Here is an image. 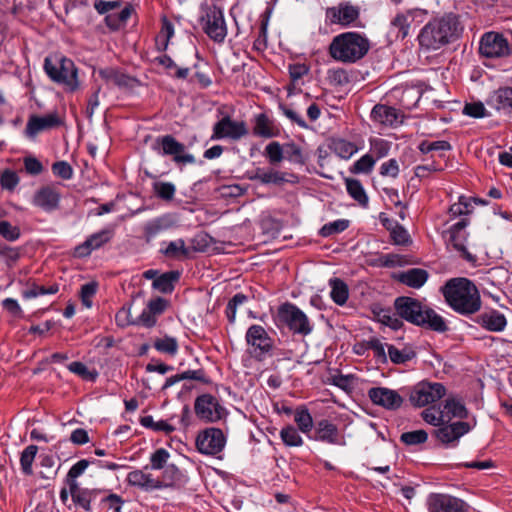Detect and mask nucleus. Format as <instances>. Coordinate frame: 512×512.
<instances>
[{
	"label": "nucleus",
	"mask_w": 512,
	"mask_h": 512,
	"mask_svg": "<svg viewBox=\"0 0 512 512\" xmlns=\"http://www.w3.org/2000/svg\"><path fill=\"white\" fill-rule=\"evenodd\" d=\"M344 182L349 196L358 202L359 205L366 207L368 205L369 198L360 180L345 177Z\"/></svg>",
	"instance_id": "obj_36"
},
{
	"label": "nucleus",
	"mask_w": 512,
	"mask_h": 512,
	"mask_svg": "<svg viewBox=\"0 0 512 512\" xmlns=\"http://www.w3.org/2000/svg\"><path fill=\"white\" fill-rule=\"evenodd\" d=\"M421 417L426 423L438 428L446 420L443 411L436 410L434 407L426 408L425 410H423L421 413Z\"/></svg>",
	"instance_id": "obj_60"
},
{
	"label": "nucleus",
	"mask_w": 512,
	"mask_h": 512,
	"mask_svg": "<svg viewBox=\"0 0 512 512\" xmlns=\"http://www.w3.org/2000/svg\"><path fill=\"white\" fill-rule=\"evenodd\" d=\"M428 277L429 274L426 270L421 268H411L400 273L398 279L408 287L419 289L426 283Z\"/></svg>",
	"instance_id": "obj_32"
},
{
	"label": "nucleus",
	"mask_w": 512,
	"mask_h": 512,
	"mask_svg": "<svg viewBox=\"0 0 512 512\" xmlns=\"http://www.w3.org/2000/svg\"><path fill=\"white\" fill-rule=\"evenodd\" d=\"M253 134L262 138H272L279 134V128L266 114L261 113L255 116Z\"/></svg>",
	"instance_id": "obj_31"
},
{
	"label": "nucleus",
	"mask_w": 512,
	"mask_h": 512,
	"mask_svg": "<svg viewBox=\"0 0 512 512\" xmlns=\"http://www.w3.org/2000/svg\"><path fill=\"white\" fill-rule=\"evenodd\" d=\"M90 462L86 459H82L75 463L68 471L65 482L67 486L73 485V484H79L77 481V478L80 477L85 470L88 468Z\"/></svg>",
	"instance_id": "obj_56"
},
{
	"label": "nucleus",
	"mask_w": 512,
	"mask_h": 512,
	"mask_svg": "<svg viewBox=\"0 0 512 512\" xmlns=\"http://www.w3.org/2000/svg\"><path fill=\"white\" fill-rule=\"evenodd\" d=\"M327 79L332 86H345L351 81L348 71L344 68L329 69Z\"/></svg>",
	"instance_id": "obj_54"
},
{
	"label": "nucleus",
	"mask_w": 512,
	"mask_h": 512,
	"mask_svg": "<svg viewBox=\"0 0 512 512\" xmlns=\"http://www.w3.org/2000/svg\"><path fill=\"white\" fill-rule=\"evenodd\" d=\"M383 225L390 231V236L394 244L407 245L411 242L407 230L398 223H392L390 220L385 219Z\"/></svg>",
	"instance_id": "obj_41"
},
{
	"label": "nucleus",
	"mask_w": 512,
	"mask_h": 512,
	"mask_svg": "<svg viewBox=\"0 0 512 512\" xmlns=\"http://www.w3.org/2000/svg\"><path fill=\"white\" fill-rule=\"evenodd\" d=\"M205 33L215 42L222 43L227 36V26L221 8L216 5L208 6L202 17Z\"/></svg>",
	"instance_id": "obj_9"
},
{
	"label": "nucleus",
	"mask_w": 512,
	"mask_h": 512,
	"mask_svg": "<svg viewBox=\"0 0 512 512\" xmlns=\"http://www.w3.org/2000/svg\"><path fill=\"white\" fill-rule=\"evenodd\" d=\"M429 11L422 8H412L398 12L390 21V33L397 40H404L409 36L411 28L425 22Z\"/></svg>",
	"instance_id": "obj_7"
},
{
	"label": "nucleus",
	"mask_w": 512,
	"mask_h": 512,
	"mask_svg": "<svg viewBox=\"0 0 512 512\" xmlns=\"http://www.w3.org/2000/svg\"><path fill=\"white\" fill-rule=\"evenodd\" d=\"M473 211L471 198L460 196L458 202L452 204L449 208L450 219H455L459 216H467Z\"/></svg>",
	"instance_id": "obj_46"
},
{
	"label": "nucleus",
	"mask_w": 512,
	"mask_h": 512,
	"mask_svg": "<svg viewBox=\"0 0 512 512\" xmlns=\"http://www.w3.org/2000/svg\"><path fill=\"white\" fill-rule=\"evenodd\" d=\"M315 439L333 445H345V439L338 427L329 420H320L315 428Z\"/></svg>",
	"instance_id": "obj_26"
},
{
	"label": "nucleus",
	"mask_w": 512,
	"mask_h": 512,
	"mask_svg": "<svg viewBox=\"0 0 512 512\" xmlns=\"http://www.w3.org/2000/svg\"><path fill=\"white\" fill-rule=\"evenodd\" d=\"M428 434L426 431L420 429L410 432H405L401 435L400 439L406 445H417L427 441Z\"/></svg>",
	"instance_id": "obj_62"
},
{
	"label": "nucleus",
	"mask_w": 512,
	"mask_h": 512,
	"mask_svg": "<svg viewBox=\"0 0 512 512\" xmlns=\"http://www.w3.org/2000/svg\"><path fill=\"white\" fill-rule=\"evenodd\" d=\"M400 172L399 162L392 158L383 162L379 168V174L383 177L397 178Z\"/></svg>",
	"instance_id": "obj_64"
},
{
	"label": "nucleus",
	"mask_w": 512,
	"mask_h": 512,
	"mask_svg": "<svg viewBox=\"0 0 512 512\" xmlns=\"http://www.w3.org/2000/svg\"><path fill=\"white\" fill-rule=\"evenodd\" d=\"M329 286L332 300L338 305L345 304L349 296L347 284L339 278H333L329 280Z\"/></svg>",
	"instance_id": "obj_39"
},
{
	"label": "nucleus",
	"mask_w": 512,
	"mask_h": 512,
	"mask_svg": "<svg viewBox=\"0 0 512 512\" xmlns=\"http://www.w3.org/2000/svg\"><path fill=\"white\" fill-rule=\"evenodd\" d=\"M388 355L390 360L395 364H404L416 356V353L413 349L405 347L403 349H398L393 345L388 346Z\"/></svg>",
	"instance_id": "obj_47"
},
{
	"label": "nucleus",
	"mask_w": 512,
	"mask_h": 512,
	"mask_svg": "<svg viewBox=\"0 0 512 512\" xmlns=\"http://www.w3.org/2000/svg\"><path fill=\"white\" fill-rule=\"evenodd\" d=\"M154 348L161 353L174 356L178 351L177 340L173 337L165 336L157 338L153 344Z\"/></svg>",
	"instance_id": "obj_51"
},
{
	"label": "nucleus",
	"mask_w": 512,
	"mask_h": 512,
	"mask_svg": "<svg viewBox=\"0 0 512 512\" xmlns=\"http://www.w3.org/2000/svg\"><path fill=\"white\" fill-rule=\"evenodd\" d=\"M443 413L445 419L451 421L452 418L465 419L468 417V411L461 400L448 398L445 400Z\"/></svg>",
	"instance_id": "obj_37"
},
{
	"label": "nucleus",
	"mask_w": 512,
	"mask_h": 512,
	"mask_svg": "<svg viewBox=\"0 0 512 512\" xmlns=\"http://www.w3.org/2000/svg\"><path fill=\"white\" fill-rule=\"evenodd\" d=\"M440 292L447 305L460 315L471 316L481 309L480 292L468 278H451L440 288Z\"/></svg>",
	"instance_id": "obj_2"
},
{
	"label": "nucleus",
	"mask_w": 512,
	"mask_h": 512,
	"mask_svg": "<svg viewBox=\"0 0 512 512\" xmlns=\"http://www.w3.org/2000/svg\"><path fill=\"white\" fill-rule=\"evenodd\" d=\"M367 394L373 404L387 410H397L404 402L403 397L397 391L386 387H372Z\"/></svg>",
	"instance_id": "obj_20"
},
{
	"label": "nucleus",
	"mask_w": 512,
	"mask_h": 512,
	"mask_svg": "<svg viewBox=\"0 0 512 512\" xmlns=\"http://www.w3.org/2000/svg\"><path fill=\"white\" fill-rule=\"evenodd\" d=\"M419 327L429 329L438 333H444L448 330L446 320L438 314L433 308L425 304L421 314Z\"/></svg>",
	"instance_id": "obj_28"
},
{
	"label": "nucleus",
	"mask_w": 512,
	"mask_h": 512,
	"mask_svg": "<svg viewBox=\"0 0 512 512\" xmlns=\"http://www.w3.org/2000/svg\"><path fill=\"white\" fill-rule=\"evenodd\" d=\"M487 103L497 110L512 108V87H501L493 91Z\"/></svg>",
	"instance_id": "obj_34"
},
{
	"label": "nucleus",
	"mask_w": 512,
	"mask_h": 512,
	"mask_svg": "<svg viewBox=\"0 0 512 512\" xmlns=\"http://www.w3.org/2000/svg\"><path fill=\"white\" fill-rule=\"evenodd\" d=\"M325 17L331 25L349 27L359 19L360 8L348 1H343L336 6L328 7L325 11Z\"/></svg>",
	"instance_id": "obj_11"
},
{
	"label": "nucleus",
	"mask_w": 512,
	"mask_h": 512,
	"mask_svg": "<svg viewBox=\"0 0 512 512\" xmlns=\"http://www.w3.org/2000/svg\"><path fill=\"white\" fill-rule=\"evenodd\" d=\"M158 478L159 490L165 488H171L176 485L177 482L181 479V472L178 467L174 464H169L165 468L162 469L161 476H156Z\"/></svg>",
	"instance_id": "obj_38"
},
{
	"label": "nucleus",
	"mask_w": 512,
	"mask_h": 512,
	"mask_svg": "<svg viewBox=\"0 0 512 512\" xmlns=\"http://www.w3.org/2000/svg\"><path fill=\"white\" fill-rule=\"evenodd\" d=\"M174 34V27L173 24L168 21L167 19L163 20L162 28L157 36L156 42L159 50H165L168 46V42L170 38Z\"/></svg>",
	"instance_id": "obj_58"
},
{
	"label": "nucleus",
	"mask_w": 512,
	"mask_h": 512,
	"mask_svg": "<svg viewBox=\"0 0 512 512\" xmlns=\"http://www.w3.org/2000/svg\"><path fill=\"white\" fill-rule=\"evenodd\" d=\"M394 306L400 318L418 326L425 304L415 298L402 296L395 299Z\"/></svg>",
	"instance_id": "obj_19"
},
{
	"label": "nucleus",
	"mask_w": 512,
	"mask_h": 512,
	"mask_svg": "<svg viewBox=\"0 0 512 512\" xmlns=\"http://www.w3.org/2000/svg\"><path fill=\"white\" fill-rule=\"evenodd\" d=\"M194 410L196 416L206 423L217 422L226 415L225 408L211 394L198 396L194 403Z\"/></svg>",
	"instance_id": "obj_10"
},
{
	"label": "nucleus",
	"mask_w": 512,
	"mask_h": 512,
	"mask_svg": "<svg viewBox=\"0 0 512 512\" xmlns=\"http://www.w3.org/2000/svg\"><path fill=\"white\" fill-rule=\"evenodd\" d=\"M68 487L73 503L76 506L85 510L86 512L91 511L92 500L95 499L97 495L102 492V490L100 489H89L80 487L79 484H73Z\"/></svg>",
	"instance_id": "obj_27"
},
{
	"label": "nucleus",
	"mask_w": 512,
	"mask_h": 512,
	"mask_svg": "<svg viewBox=\"0 0 512 512\" xmlns=\"http://www.w3.org/2000/svg\"><path fill=\"white\" fill-rule=\"evenodd\" d=\"M99 76L107 83L118 87H131L134 79L116 69L106 68L99 71Z\"/></svg>",
	"instance_id": "obj_35"
},
{
	"label": "nucleus",
	"mask_w": 512,
	"mask_h": 512,
	"mask_svg": "<svg viewBox=\"0 0 512 512\" xmlns=\"http://www.w3.org/2000/svg\"><path fill=\"white\" fill-rule=\"evenodd\" d=\"M38 453V446L29 445L20 454L21 471L26 476L33 474V462Z\"/></svg>",
	"instance_id": "obj_43"
},
{
	"label": "nucleus",
	"mask_w": 512,
	"mask_h": 512,
	"mask_svg": "<svg viewBox=\"0 0 512 512\" xmlns=\"http://www.w3.org/2000/svg\"><path fill=\"white\" fill-rule=\"evenodd\" d=\"M179 272H166L153 281V287L162 293H170L174 289V283L179 279Z\"/></svg>",
	"instance_id": "obj_42"
},
{
	"label": "nucleus",
	"mask_w": 512,
	"mask_h": 512,
	"mask_svg": "<svg viewBox=\"0 0 512 512\" xmlns=\"http://www.w3.org/2000/svg\"><path fill=\"white\" fill-rule=\"evenodd\" d=\"M349 223V220L346 219H338L336 221L329 222L320 229V235L323 237H329L334 234L341 233L349 227Z\"/></svg>",
	"instance_id": "obj_57"
},
{
	"label": "nucleus",
	"mask_w": 512,
	"mask_h": 512,
	"mask_svg": "<svg viewBox=\"0 0 512 512\" xmlns=\"http://www.w3.org/2000/svg\"><path fill=\"white\" fill-rule=\"evenodd\" d=\"M428 512H468V505L461 499L441 493L429 495Z\"/></svg>",
	"instance_id": "obj_18"
},
{
	"label": "nucleus",
	"mask_w": 512,
	"mask_h": 512,
	"mask_svg": "<svg viewBox=\"0 0 512 512\" xmlns=\"http://www.w3.org/2000/svg\"><path fill=\"white\" fill-rule=\"evenodd\" d=\"M294 421L298 429L304 434L309 433L313 428V418L305 406H300L295 409Z\"/></svg>",
	"instance_id": "obj_44"
},
{
	"label": "nucleus",
	"mask_w": 512,
	"mask_h": 512,
	"mask_svg": "<svg viewBox=\"0 0 512 512\" xmlns=\"http://www.w3.org/2000/svg\"><path fill=\"white\" fill-rule=\"evenodd\" d=\"M475 323L490 332H502L507 326V319L496 309L484 311L475 318Z\"/></svg>",
	"instance_id": "obj_25"
},
{
	"label": "nucleus",
	"mask_w": 512,
	"mask_h": 512,
	"mask_svg": "<svg viewBox=\"0 0 512 512\" xmlns=\"http://www.w3.org/2000/svg\"><path fill=\"white\" fill-rule=\"evenodd\" d=\"M277 319L294 334L307 336L313 331V324L308 316L293 303L281 304L277 309Z\"/></svg>",
	"instance_id": "obj_6"
},
{
	"label": "nucleus",
	"mask_w": 512,
	"mask_h": 512,
	"mask_svg": "<svg viewBox=\"0 0 512 512\" xmlns=\"http://www.w3.org/2000/svg\"><path fill=\"white\" fill-rule=\"evenodd\" d=\"M161 145L162 155L171 156L173 162L180 168L183 166L194 164V155L187 152L186 146L177 141L172 135H165L158 139Z\"/></svg>",
	"instance_id": "obj_12"
},
{
	"label": "nucleus",
	"mask_w": 512,
	"mask_h": 512,
	"mask_svg": "<svg viewBox=\"0 0 512 512\" xmlns=\"http://www.w3.org/2000/svg\"><path fill=\"white\" fill-rule=\"evenodd\" d=\"M44 71L51 81L74 92L79 88L78 71L74 62L64 56L54 55L44 60Z\"/></svg>",
	"instance_id": "obj_4"
},
{
	"label": "nucleus",
	"mask_w": 512,
	"mask_h": 512,
	"mask_svg": "<svg viewBox=\"0 0 512 512\" xmlns=\"http://www.w3.org/2000/svg\"><path fill=\"white\" fill-rule=\"evenodd\" d=\"M264 155L271 164L280 163L284 158L283 146L276 141L270 142L264 150Z\"/></svg>",
	"instance_id": "obj_59"
},
{
	"label": "nucleus",
	"mask_w": 512,
	"mask_h": 512,
	"mask_svg": "<svg viewBox=\"0 0 512 512\" xmlns=\"http://www.w3.org/2000/svg\"><path fill=\"white\" fill-rule=\"evenodd\" d=\"M446 394L442 383L422 381L416 384L411 390L410 402L417 407L435 403Z\"/></svg>",
	"instance_id": "obj_8"
},
{
	"label": "nucleus",
	"mask_w": 512,
	"mask_h": 512,
	"mask_svg": "<svg viewBox=\"0 0 512 512\" xmlns=\"http://www.w3.org/2000/svg\"><path fill=\"white\" fill-rule=\"evenodd\" d=\"M376 318L380 323L390 327L393 330H398L403 325L402 321L395 314H392L388 310L381 309L378 313H376Z\"/></svg>",
	"instance_id": "obj_61"
},
{
	"label": "nucleus",
	"mask_w": 512,
	"mask_h": 512,
	"mask_svg": "<svg viewBox=\"0 0 512 512\" xmlns=\"http://www.w3.org/2000/svg\"><path fill=\"white\" fill-rule=\"evenodd\" d=\"M391 149V143L382 138L370 139V149L368 154L377 162L386 157Z\"/></svg>",
	"instance_id": "obj_45"
},
{
	"label": "nucleus",
	"mask_w": 512,
	"mask_h": 512,
	"mask_svg": "<svg viewBox=\"0 0 512 512\" xmlns=\"http://www.w3.org/2000/svg\"><path fill=\"white\" fill-rule=\"evenodd\" d=\"M59 201L60 194L51 187L39 189L33 197V204L47 212L57 209Z\"/></svg>",
	"instance_id": "obj_29"
},
{
	"label": "nucleus",
	"mask_w": 512,
	"mask_h": 512,
	"mask_svg": "<svg viewBox=\"0 0 512 512\" xmlns=\"http://www.w3.org/2000/svg\"><path fill=\"white\" fill-rule=\"evenodd\" d=\"M175 222L170 214H163L159 217L153 218L142 227L143 238L149 243L161 233L171 229Z\"/></svg>",
	"instance_id": "obj_23"
},
{
	"label": "nucleus",
	"mask_w": 512,
	"mask_h": 512,
	"mask_svg": "<svg viewBox=\"0 0 512 512\" xmlns=\"http://www.w3.org/2000/svg\"><path fill=\"white\" fill-rule=\"evenodd\" d=\"M468 225L469 219L466 217L453 224L447 231L449 235L447 244L448 246H451L456 251H458L465 260L468 262H474L475 256L472 255L466 248L468 234L465 229Z\"/></svg>",
	"instance_id": "obj_17"
},
{
	"label": "nucleus",
	"mask_w": 512,
	"mask_h": 512,
	"mask_svg": "<svg viewBox=\"0 0 512 512\" xmlns=\"http://www.w3.org/2000/svg\"><path fill=\"white\" fill-rule=\"evenodd\" d=\"M370 48V40L365 34L347 31L333 37L328 46V54L337 62L353 64L363 59Z\"/></svg>",
	"instance_id": "obj_3"
},
{
	"label": "nucleus",
	"mask_w": 512,
	"mask_h": 512,
	"mask_svg": "<svg viewBox=\"0 0 512 512\" xmlns=\"http://www.w3.org/2000/svg\"><path fill=\"white\" fill-rule=\"evenodd\" d=\"M463 31L459 17L453 13L429 20L420 30L417 40L426 51H436L456 41Z\"/></svg>",
	"instance_id": "obj_1"
},
{
	"label": "nucleus",
	"mask_w": 512,
	"mask_h": 512,
	"mask_svg": "<svg viewBox=\"0 0 512 512\" xmlns=\"http://www.w3.org/2000/svg\"><path fill=\"white\" fill-rule=\"evenodd\" d=\"M479 52L486 58H500L510 54V46L503 35L488 32L481 38Z\"/></svg>",
	"instance_id": "obj_16"
},
{
	"label": "nucleus",
	"mask_w": 512,
	"mask_h": 512,
	"mask_svg": "<svg viewBox=\"0 0 512 512\" xmlns=\"http://www.w3.org/2000/svg\"><path fill=\"white\" fill-rule=\"evenodd\" d=\"M245 341L248 353L258 361H263L273 354L275 341L261 325H251L246 331Z\"/></svg>",
	"instance_id": "obj_5"
},
{
	"label": "nucleus",
	"mask_w": 512,
	"mask_h": 512,
	"mask_svg": "<svg viewBox=\"0 0 512 512\" xmlns=\"http://www.w3.org/2000/svg\"><path fill=\"white\" fill-rule=\"evenodd\" d=\"M226 438L219 428H207L200 432L196 438L198 451L205 455H216L225 447Z\"/></svg>",
	"instance_id": "obj_14"
},
{
	"label": "nucleus",
	"mask_w": 512,
	"mask_h": 512,
	"mask_svg": "<svg viewBox=\"0 0 512 512\" xmlns=\"http://www.w3.org/2000/svg\"><path fill=\"white\" fill-rule=\"evenodd\" d=\"M247 134L248 129L244 121H235L230 116H224L214 124L211 140L230 139L236 141Z\"/></svg>",
	"instance_id": "obj_13"
},
{
	"label": "nucleus",
	"mask_w": 512,
	"mask_h": 512,
	"mask_svg": "<svg viewBox=\"0 0 512 512\" xmlns=\"http://www.w3.org/2000/svg\"><path fill=\"white\" fill-rule=\"evenodd\" d=\"M60 124L56 113H50L44 116L31 115L27 121L25 134L29 138L35 137L38 133L57 127Z\"/></svg>",
	"instance_id": "obj_24"
},
{
	"label": "nucleus",
	"mask_w": 512,
	"mask_h": 512,
	"mask_svg": "<svg viewBox=\"0 0 512 512\" xmlns=\"http://www.w3.org/2000/svg\"><path fill=\"white\" fill-rule=\"evenodd\" d=\"M251 179L258 180L263 184H280L285 181V176L284 174L274 170L263 171L258 169Z\"/></svg>",
	"instance_id": "obj_53"
},
{
	"label": "nucleus",
	"mask_w": 512,
	"mask_h": 512,
	"mask_svg": "<svg viewBox=\"0 0 512 512\" xmlns=\"http://www.w3.org/2000/svg\"><path fill=\"white\" fill-rule=\"evenodd\" d=\"M160 252L169 259L180 260L189 256V249L183 239L170 242H162Z\"/></svg>",
	"instance_id": "obj_33"
},
{
	"label": "nucleus",
	"mask_w": 512,
	"mask_h": 512,
	"mask_svg": "<svg viewBox=\"0 0 512 512\" xmlns=\"http://www.w3.org/2000/svg\"><path fill=\"white\" fill-rule=\"evenodd\" d=\"M280 438L286 446L299 447L303 445V439L298 433V430L292 426L287 425L280 431Z\"/></svg>",
	"instance_id": "obj_48"
},
{
	"label": "nucleus",
	"mask_w": 512,
	"mask_h": 512,
	"mask_svg": "<svg viewBox=\"0 0 512 512\" xmlns=\"http://www.w3.org/2000/svg\"><path fill=\"white\" fill-rule=\"evenodd\" d=\"M58 290L59 287L57 284L45 287L43 285L33 283L28 289L23 291L22 295L25 299H32L42 295L56 294Z\"/></svg>",
	"instance_id": "obj_52"
},
{
	"label": "nucleus",
	"mask_w": 512,
	"mask_h": 512,
	"mask_svg": "<svg viewBox=\"0 0 512 512\" xmlns=\"http://www.w3.org/2000/svg\"><path fill=\"white\" fill-rule=\"evenodd\" d=\"M114 237L113 228H105L90 235L83 243L79 244L74 249V256L84 258L89 256L94 250L103 247L110 242Z\"/></svg>",
	"instance_id": "obj_21"
},
{
	"label": "nucleus",
	"mask_w": 512,
	"mask_h": 512,
	"mask_svg": "<svg viewBox=\"0 0 512 512\" xmlns=\"http://www.w3.org/2000/svg\"><path fill=\"white\" fill-rule=\"evenodd\" d=\"M330 147L338 157L345 160L350 159L358 151L356 144L345 139H334Z\"/></svg>",
	"instance_id": "obj_40"
},
{
	"label": "nucleus",
	"mask_w": 512,
	"mask_h": 512,
	"mask_svg": "<svg viewBox=\"0 0 512 512\" xmlns=\"http://www.w3.org/2000/svg\"><path fill=\"white\" fill-rule=\"evenodd\" d=\"M154 194L164 200H173L176 193V186L171 182L156 181L152 185Z\"/></svg>",
	"instance_id": "obj_49"
},
{
	"label": "nucleus",
	"mask_w": 512,
	"mask_h": 512,
	"mask_svg": "<svg viewBox=\"0 0 512 512\" xmlns=\"http://www.w3.org/2000/svg\"><path fill=\"white\" fill-rule=\"evenodd\" d=\"M376 161L366 153L350 166L349 171L352 174H369L373 171Z\"/></svg>",
	"instance_id": "obj_50"
},
{
	"label": "nucleus",
	"mask_w": 512,
	"mask_h": 512,
	"mask_svg": "<svg viewBox=\"0 0 512 512\" xmlns=\"http://www.w3.org/2000/svg\"><path fill=\"white\" fill-rule=\"evenodd\" d=\"M469 423L463 421H456L450 423L445 420L439 428L434 430L433 435L446 447H455L459 439L470 431Z\"/></svg>",
	"instance_id": "obj_15"
},
{
	"label": "nucleus",
	"mask_w": 512,
	"mask_h": 512,
	"mask_svg": "<svg viewBox=\"0 0 512 512\" xmlns=\"http://www.w3.org/2000/svg\"><path fill=\"white\" fill-rule=\"evenodd\" d=\"M170 453L164 448L156 449L150 456V470H162L168 464Z\"/></svg>",
	"instance_id": "obj_55"
},
{
	"label": "nucleus",
	"mask_w": 512,
	"mask_h": 512,
	"mask_svg": "<svg viewBox=\"0 0 512 512\" xmlns=\"http://www.w3.org/2000/svg\"><path fill=\"white\" fill-rule=\"evenodd\" d=\"M149 466H145L142 469H135L127 474L126 482L128 485L136 487L145 492H151L155 490H159V481L156 476H154L149 471Z\"/></svg>",
	"instance_id": "obj_22"
},
{
	"label": "nucleus",
	"mask_w": 512,
	"mask_h": 512,
	"mask_svg": "<svg viewBox=\"0 0 512 512\" xmlns=\"http://www.w3.org/2000/svg\"><path fill=\"white\" fill-rule=\"evenodd\" d=\"M399 111L391 106L384 104H377L371 111V119L385 126H394L401 121L399 120Z\"/></svg>",
	"instance_id": "obj_30"
},
{
	"label": "nucleus",
	"mask_w": 512,
	"mask_h": 512,
	"mask_svg": "<svg viewBox=\"0 0 512 512\" xmlns=\"http://www.w3.org/2000/svg\"><path fill=\"white\" fill-rule=\"evenodd\" d=\"M97 289L98 284L96 282H89L82 285L80 298L85 307L90 308L92 306V299L95 296Z\"/></svg>",
	"instance_id": "obj_63"
}]
</instances>
